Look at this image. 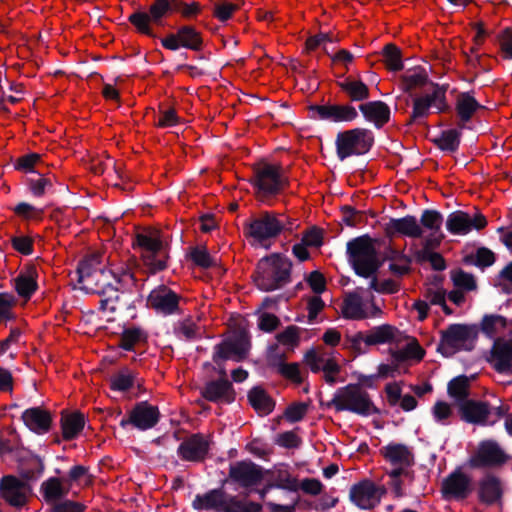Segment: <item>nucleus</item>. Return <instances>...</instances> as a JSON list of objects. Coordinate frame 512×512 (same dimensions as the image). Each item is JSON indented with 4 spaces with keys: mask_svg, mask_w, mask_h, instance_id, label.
<instances>
[{
    "mask_svg": "<svg viewBox=\"0 0 512 512\" xmlns=\"http://www.w3.org/2000/svg\"><path fill=\"white\" fill-rule=\"evenodd\" d=\"M14 211L17 215H19L25 219H32L41 214L40 209H37L36 207H34L28 203H25V202L19 203L14 208Z\"/></svg>",
    "mask_w": 512,
    "mask_h": 512,
    "instance_id": "61",
    "label": "nucleus"
},
{
    "mask_svg": "<svg viewBox=\"0 0 512 512\" xmlns=\"http://www.w3.org/2000/svg\"><path fill=\"white\" fill-rule=\"evenodd\" d=\"M279 372L286 378H288L296 383H300L302 381L299 366L295 363L281 364L279 366Z\"/></svg>",
    "mask_w": 512,
    "mask_h": 512,
    "instance_id": "60",
    "label": "nucleus"
},
{
    "mask_svg": "<svg viewBox=\"0 0 512 512\" xmlns=\"http://www.w3.org/2000/svg\"><path fill=\"white\" fill-rule=\"evenodd\" d=\"M133 384V375L127 371H120L111 378V388L116 391H126Z\"/></svg>",
    "mask_w": 512,
    "mask_h": 512,
    "instance_id": "53",
    "label": "nucleus"
},
{
    "mask_svg": "<svg viewBox=\"0 0 512 512\" xmlns=\"http://www.w3.org/2000/svg\"><path fill=\"white\" fill-rule=\"evenodd\" d=\"M433 248L434 247H427L424 244L423 249L417 254L418 258L422 261H429L435 270L445 269L444 259L440 254L431 251Z\"/></svg>",
    "mask_w": 512,
    "mask_h": 512,
    "instance_id": "52",
    "label": "nucleus"
},
{
    "mask_svg": "<svg viewBox=\"0 0 512 512\" xmlns=\"http://www.w3.org/2000/svg\"><path fill=\"white\" fill-rule=\"evenodd\" d=\"M236 9L237 6L230 2H217L214 4V15L220 21H226Z\"/></svg>",
    "mask_w": 512,
    "mask_h": 512,
    "instance_id": "57",
    "label": "nucleus"
},
{
    "mask_svg": "<svg viewBox=\"0 0 512 512\" xmlns=\"http://www.w3.org/2000/svg\"><path fill=\"white\" fill-rule=\"evenodd\" d=\"M445 108V94L439 88L430 94L418 97L414 100L413 117L421 118L430 113H438Z\"/></svg>",
    "mask_w": 512,
    "mask_h": 512,
    "instance_id": "21",
    "label": "nucleus"
},
{
    "mask_svg": "<svg viewBox=\"0 0 512 512\" xmlns=\"http://www.w3.org/2000/svg\"><path fill=\"white\" fill-rule=\"evenodd\" d=\"M492 362L499 372H512V341L498 338L492 348Z\"/></svg>",
    "mask_w": 512,
    "mask_h": 512,
    "instance_id": "28",
    "label": "nucleus"
},
{
    "mask_svg": "<svg viewBox=\"0 0 512 512\" xmlns=\"http://www.w3.org/2000/svg\"><path fill=\"white\" fill-rule=\"evenodd\" d=\"M470 490V479L459 471L447 477L442 486V491L448 498H464Z\"/></svg>",
    "mask_w": 512,
    "mask_h": 512,
    "instance_id": "27",
    "label": "nucleus"
},
{
    "mask_svg": "<svg viewBox=\"0 0 512 512\" xmlns=\"http://www.w3.org/2000/svg\"><path fill=\"white\" fill-rule=\"evenodd\" d=\"M261 476V471L253 463H237L230 469V477L244 487L257 484Z\"/></svg>",
    "mask_w": 512,
    "mask_h": 512,
    "instance_id": "30",
    "label": "nucleus"
},
{
    "mask_svg": "<svg viewBox=\"0 0 512 512\" xmlns=\"http://www.w3.org/2000/svg\"><path fill=\"white\" fill-rule=\"evenodd\" d=\"M317 113L321 119L332 122H350L358 116L356 109L350 105L319 106Z\"/></svg>",
    "mask_w": 512,
    "mask_h": 512,
    "instance_id": "31",
    "label": "nucleus"
},
{
    "mask_svg": "<svg viewBox=\"0 0 512 512\" xmlns=\"http://www.w3.org/2000/svg\"><path fill=\"white\" fill-rule=\"evenodd\" d=\"M340 86L353 101H361L369 96L368 87L362 81L349 78L341 82Z\"/></svg>",
    "mask_w": 512,
    "mask_h": 512,
    "instance_id": "42",
    "label": "nucleus"
},
{
    "mask_svg": "<svg viewBox=\"0 0 512 512\" xmlns=\"http://www.w3.org/2000/svg\"><path fill=\"white\" fill-rule=\"evenodd\" d=\"M208 447L209 443L204 437L193 435L181 443L178 453L184 460L199 461L206 455Z\"/></svg>",
    "mask_w": 512,
    "mask_h": 512,
    "instance_id": "26",
    "label": "nucleus"
},
{
    "mask_svg": "<svg viewBox=\"0 0 512 512\" xmlns=\"http://www.w3.org/2000/svg\"><path fill=\"white\" fill-rule=\"evenodd\" d=\"M388 235H403L411 238H420L423 230L417 219L413 216H406L398 219H391L385 227Z\"/></svg>",
    "mask_w": 512,
    "mask_h": 512,
    "instance_id": "25",
    "label": "nucleus"
},
{
    "mask_svg": "<svg viewBox=\"0 0 512 512\" xmlns=\"http://www.w3.org/2000/svg\"><path fill=\"white\" fill-rule=\"evenodd\" d=\"M487 224L485 217L481 214L474 216L462 211L451 213L446 220L447 230L454 235H466L473 229L480 230Z\"/></svg>",
    "mask_w": 512,
    "mask_h": 512,
    "instance_id": "14",
    "label": "nucleus"
},
{
    "mask_svg": "<svg viewBox=\"0 0 512 512\" xmlns=\"http://www.w3.org/2000/svg\"><path fill=\"white\" fill-rule=\"evenodd\" d=\"M432 414L435 421L445 423L452 415V409L448 403L439 401L434 405Z\"/></svg>",
    "mask_w": 512,
    "mask_h": 512,
    "instance_id": "58",
    "label": "nucleus"
},
{
    "mask_svg": "<svg viewBox=\"0 0 512 512\" xmlns=\"http://www.w3.org/2000/svg\"><path fill=\"white\" fill-rule=\"evenodd\" d=\"M142 249V257L153 271L162 270L166 265V241L159 230L151 229L137 236Z\"/></svg>",
    "mask_w": 512,
    "mask_h": 512,
    "instance_id": "7",
    "label": "nucleus"
},
{
    "mask_svg": "<svg viewBox=\"0 0 512 512\" xmlns=\"http://www.w3.org/2000/svg\"><path fill=\"white\" fill-rule=\"evenodd\" d=\"M468 378L459 376L450 381L448 385V392L451 397L457 401H462L467 395Z\"/></svg>",
    "mask_w": 512,
    "mask_h": 512,
    "instance_id": "50",
    "label": "nucleus"
},
{
    "mask_svg": "<svg viewBox=\"0 0 512 512\" xmlns=\"http://www.w3.org/2000/svg\"><path fill=\"white\" fill-rule=\"evenodd\" d=\"M147 338L146 333L136 327L125 329L121 337V347L125 350H131L133 347Z\"/></svg>",
    "mask_w": 512,
    "mask_h": 512,
    "instance_id": "46",
    "label": "nucleus"
},
{
    "mask_svg": "<svg viewBox=\"0 0 512 512\" xmlns=\"http://www.w3.org/2000/svg\"><path fill=\"white\" fill-rule=\"evenodd\" d=\"M420 226L423 230L421 238L427 247H437L444 234L442 232L443 217L435 210H425L420 218Z\"/></svg>",
    "mask_w": 512,
    "mask_h": 512,
    "instance_id": "15",
    "label": "nucleus"
},
{
    "mask_svg": "<svg viewBox=\"0 0 512 512\" xmlns=\"http://www.w3.org/2000/svg\"><path fill=\"white\" fill-rule=\"evenodd\" d=\"M451 279L454 286L462 291H472L476 288L474 277L462 270H456L451 273Z\"/></svg>",
    "mask_w": 512,
    "mask_h": 512,
    "instance_id": "49",
    "label": "nucleus"
},
{
    "mask_svg": "<svg viewBox=\"0 0 512 512\" xmlns=\"http://www.w3.org/2000/svg\"><path fill=\"white\" fill-rule=\"evenodd\" d=\"M365 119L376 127L383 126L390 118V108L382 101H371L360 105Z\"/></svg>",
    "mask_w": 512,
    "mask_h": 512,
    "instance_id": "32",
    "label": "nucleus"
},
{
    "mask_svg": "<svg viewBox=\"0 0 512 512\" xmlns=\"http://www.w3.org/2000/svg\"><path fill=\"white\" fill-rule=\"evenodd\" d=\"M382 454L386 461L393 467L389 472L391 485L397 497L403 495L400 477L411 478L408 468L412 466L414 457L411 450L398 443H391L382 449Z\"/></svg>",
    "mask_w": 512,
    "mask_h": 512,
    "instance_id": "5",
    "label": "nucleus"
},
{
    "mask_svg": "<svg viewBox=\"0 0 512 512\" xmlns=\"http://www.w3.org/2000/svg\"><path fill=\"white\" fill-rule=\"evenodd\" d=\"M249 347L247 335L243 332L238 333L215 347L213 360L218 365L228 359L240 361L246 357Z\"/></svg>",
    "mask_w": 512,
    "mask_h": 512,
    "instance_id": "12",
    "label": "nucleus"
},
{
    "mask_svg": "<svg viewBox=\"0 0 512 512\" xmlns=\"http://www.w3.org/2000/svg\"><path fill=\"white\" fill-rule=\"evenodd\" d=\"M426 80L427 75L425 70L419 67L409 70L403 75V82L406 90L420 87L425 84Z\"/></svg>",
    "mask_w": 512,
    "mask_h": 512,
    "instance_id": "47",
    "label": "nucleus"
},
{
    "mask_svg": "<svg viewBox=\"0 0 512 512\" xmlns=\"http://www.w3.org/2000/svg\"><path fill=\"white\" fill-rule=\"evenodd\" d=\"M506 456L500 447L492 441L482 442L476 455L471 459V465L475 467L501 464Z\"/></svg>",
    "mask_w": 512,
    "mask_h": 512,
    "instance_id": "24",
    "label": "nucleus"
},
{
    "mask_svg": "<svg viewBox=\"0 0 512 512\" xmlns=\"http://www.w3.org/2000/svg\"><path fill=\"white\" fill-rule=\"evenodd\" d=\"M35 274V270L30 269L17 277L15 280V288L20 296L28 298L35 291Z\"/></svg>",
    "mask_w": 512,
    "mask_h": 512,
    "instance_id": "44",
    "label": "nucleus"
},
{
    "mask_svg": "<svg viewBox=\"0 0 512 512\" xmlns=\"http://www.w3.org/2000/svg\"><path fill=\"white\" fill-rule=\"evenodd\" d=\"M333 42L332 37L328 34L320 33L310 37L306 42V50L313 51L317 48H322L325 53L329 54V44Z\"/></svg>",
    "mask_w": 512,
    "mask_h": 512,
    "instance_id": "55",
    "label": "nucleus"
},
{
    "mask_svg": "<svg viewBox=\"0 0 512 512\" xmlns=\"http://www.w3.org/2000/svg\"><path fill=\"white\" fill-rule=\"evenodd\" d=\"M248 399L252 407L259 413L266 415L273 410L274 404L266 392L259 388H253L249 394Z\"/></svg>",
    "mask_w": 512,
    "mask_h": 512,
    "instance_id": "39",
    "label": "nucleus"
},
{
    "mask_svg": "<svg viewBox=\"0 0 512 512\" xmlns=\"http://www.w3.org/2000/svg\"><path fill=\"white\" fill-rule=\"evenodd\" d=\"M158 418V409L146 402H142L131 411L129 419L122 420L121 424L124 426L126 423H131L140 430H147L157 423Z\"/></svg>",
    "mask_w": 512,
    "mask_h": 512,
    "instance_id": "23",
    "label": "nucleus"
},
{
    "mask_svg": "<svg viewBox=\"0 0 512 512\" xmlns=\"http://www.w3.org/2000/svg\"><path fill=\"white\" fill-rule=\"evenodd\" d=\"M305 362L311 371H322L327 383L335 384L338 382L337 375L340 367L333 353L323 349H312L305 354Z\"/></svg>",
    "mask_w": 512,
    "mask_h": 512,
    "instance_id": "11",
    "label": "nucleus"
},
{
    "mask_svg": "<svg viewBox=\"0 0 512 512\" xmlns=\"http://www.w3.org/2000/svg\"><path fill=\"white\" fill-rule=\"evenodd\" d=\"M332 405L337 411H349L362 416L376 412L369 395L358 385L339 388L334 394Z\"/></svg>",
    "mask_w": 512,
    "mask_h": 512,
    "instance_id": "4",
    "label": "nucleus"
},
{
    "mask_svg": "<svg viewBox=\"0 0 512 512\" xmlns=\"http://www.w3.org/2000/svg\"><path fill=\"white\" fill-rule=\"evenodd\" d=\"M476 338L475 329L466 325L454 324L442 332L438 350L444 356H451L460 350L472 349Z\"/></svg>",
    "mask_w": 512,
    "mask_h": 512,
    "instance_id": "9",
    "label": "nucleus"
},
{
    "mask_svg": "<svg viewBox=\"0 0 512 512\" xmlns=\"http://www.w3.org/2000/svg\"><path fill=\"white\" fill-rule=\"evenodd\" d=\"M201 327L194 322L187 320L184 321L179 328V335L185 339H193L200 334Z\"/></svg>",
    "mask_w": 512,
    "mask_h": 512,
    "instance_id": "63",
    "label": "nucleus"
},
{
    "mask_svg": "<svg viewBox=\"0 0 512 512\" xmlns=\"http://www.w3.org/2000/svg\"><path fill=\"white\" fill-rule=\"evenodd\" d=\"M397 330L390 325H381L367 333L366 342L370 345L384 344L395 339Z\"/></svg>",
    "mask_w": 512,
    "mask_h": 512,
    "instance_id": "40",
    "label": "nucleus"
},
{
    "mask_svg": "<svg viewBox=\"0 0 512 512\" xmlns=\"http://www.w3.org/2000/svg\"><path fill=\"white\" fill-rule=\"evenodd\" d=\"M423 355L424 350L413 339L408 340L407 343L403 347L399 348V350L396 352V358L401 360H420Z\"/></svg>",
    "mask_w": 512,
    "mask_h": 512,
    "instance_id": "48",
    "label": "nucleus"
},
{
    "mask_svg": "<svg viewBox=\"0 0 512 512\" xmlns=\"http://www.w3.org/2000/svg\"><path fill=\"white\" fill-rule=\"evenodd\" d=\"M62 433L66 440L73 439L82 431L85 419L80 413L64 414L61 419Z\"/></svg>",
    "mask_w": 512,
    "mask_h": 512,
    "instance_id": "36",
    "label": "nucleus"
},
{
    "mask_svg": "<svg viewBox=\"0 0 512 512\" xmlns=\"http://www.w3.org/2000/svg\"><path fill=\"white\" fill-rule=\"evenodd\" d=\"M384 61L386 66L393 71L401 70L403 65L401 61L400 50L393 46L387 45L383 50Z\"/></svg>",
    "mask_w": 512,
    "mask_h": 512,
    "instance_id": "51",
    "label": "nucleus"
},
{
    "mask_svg": "<svg viewBox=\"0 0 512 512\" xmlns=\"http://www.w3.org/2000/svg\"><path fill=\"white\" fill-rule=\"evenodd\" d=\"M162 45L172 51L179 48L198 50L201 46V37L192 27L185 26L180 28L175 34H170L162 39Z\"/></svg>",
    "mask_w": 512,
    "mask_h": 512,
    "instance_id": "18",
    "label": "nucleus"
},
{
    "mask_svg": "<svg viewBox=\"0 0 512 512\" xmlns=\"http://www.w3.org/2000/svg\"><path fill=\"white\" fill-rule=\"evenodd\" d=\"M284 184L285 178L278 167L263 164L256 169L254 185L259 198L263 199L277 194L283 188Z\"/></svg>",
    "mask_w": 512,
    "mask_h": 512,
    "instance_id": "10",
    "label": "nucleus"
},
{
    "mask_svg": "<svg viewBox=\"0 0 512 512\" xmlns=\"http://www.w3.org/2000/svg\"><path fill=\"white\" fill-rule=\"evenodd\" d=\"M460 134L461 132L458 129H448L443 131L434 141L441 150L454 152L459 146Z\"/></svg>",
    "mask_w": 512,
    "mask_h": 512,
    "instance_id": "43",
    "label": "nucleus"
},
{
    "mask_svg": "<svg viewBox=\"0 0 512 512\" xmlns=\"http://www.w3.org/2000/svg\"><path fill=\"white\" fill-rule=\"evenodd\" d=\"M347 254L349 262L358 275L369 277L378 267L376 243L367 236L349 241Z\"/></svg>",
    "mask_w": 512,
    "mask_h": 512,
    "instance_id": "3",
    "label": "nucleus"
},
{
    "mask_svg": "<svg viewBox=\"0 0 512 512\" xmlns=\"http://www.w3.org/2000/svg\"><path fill=\"white\" fill-rule=\"evenodd\" d=\"M341 309L343 317L350 320L378 318L382 315V309L373 295L363 289L347 294Z\"/></svg>",
    "mask_w": 512,
    "mask_h": 512,
    "instance_id": "6",
    "label": "nucleus"
},
{
    "mask_svg": "<svg viewBox=\"0 0 512 512\" xmlns=\"http://www.w3.org/2000/svg\"><path fill=\"white\" fill-rule=\"evenodd\" d=\"M41 161V155L31 153L20 158L16 164V168L26 172H31L32 168Z\"/></svg>",
    "mask_w": 512,
    "mask_h": 512,
    "instance_id": "59",
    "label": "nucleus"
},
{
    "mask_svg": "<svg viewBox=\"0 0 512 512\" xmlns=\"http://www.w3.org/2000/svg\"><path fill=\"white\" fill-rule=\"evenodd\" d=\"M498 285L505 293H512V262L501 272Z\"/></svg>",
    "mask_w": 512,
    "mask_h": 512,
    "instance_id": "62",
    "label": "nucleus"
},
{
    "mask_svg": "<svg viewBox=\"0 0 512 512\" xmlns=\"http://www.w3.org/2000/svg\"><path fill=\"white\" fill-rule=\"evenodd\" d=\"M482 330L489 337H500L506 332H512V323L500 315H489L482 321Z\"/></svg>",
    "mask_w": 512,
    "mask_h": 512,
    "instance_id": "34",
    "label": "nucleus"
},
{
    "mask_svg": "<svg viewBox=\"0 0 512 512\" xmlns=\"http://www.w3.org/2000/svg\"><path fill=\"white\" fill-rule=\"evenodd\" d=\"M203 395L206 399L215 402H231V385L228 381L221 380L209 383Z\"/></svg>",
    "mask_w": 512,
    "mask_h": 512,
    "instance_id": "35",
    "label": "nucleus"
},
{
    "mask_svg": "<svg viewBox=\"0 0 512 512\" xmlns=\"http://www.w3.org/2000/svg\"><path fill=\"white\" fill-rule=\"evenodd\" d=\"M372 143V133L366 129L355 128L339 133L336 138L337 155L340 160H344L352 155L364 154Z\"/></svg>",
    "mask_w": 512,
    "mask_h": 512,
    "instance_id": "8",
    "label": "nucleus"
},
{
    "mask_svg": "<svg viewBox=\"0 0 512 512\" xmlns=\"http://www.w3.org/2000/svg\"><path fill=\"white\" fill-rule=\"evenodd\" d=\"M502 495L500 481L494 476H486L480 483V497L487 503L497 501Z\"/></svg>",
    "mask_w": 512,
    "mask_h": 512,
    "instance_id": "38",
    "label": "nucleus"
},
{
    "mask_svg": "<svg viewBox=\"0 0 512 512\" xmlns=\"http://www.w3.org/2000/svg\"><path fill=\"white\" fill-rule=\"evenodd\" d=\"M98 254L83 260L77 269L80 289L101 296L100 308L105 313L118 309L119 290L133 283V275L128 270L104 269Z\"/></svg>",
    "mask_w": 512,
    "mask_h": 512,
    "instance_id": "1",
    "label": "nucleus"
},
{
    "mask_svg": "<svg viewBox=\"0 0 512 512\" xmlns=\"http://www.w3.org/2000/svg\"><path fill=\"white\" fill-rule=\"evenodd\" d=\"M480 107L479 103L469 93L460 94L457 98L456 109L462 121H468Z\"/></svg>",
    "mask_w": 512,
    "mask_h": 512,
    "instance_id": "41",
    "label": "nucleus"
},
{
    "mask_svg": "<svg viewBox=\"0 0 512 512\" xmlns=\"http://www.w3.org/2000/svg\"><path fill=\"white\" fill-rule=\"evenodd\" d=\"M462 417L471 423L492 425L502 417L500 408L489 407L482 402L465 401L461 404Z\"/></svg>",
    "mask_w": 512,
    "mask_h": 512,
    "instance_id": "13",
    "label": "nucleus"
},
{
    "mask_svg": "<svg viewBox=\"0 0 512 512\" xmlns=\"http://www.w3.org/2000/svg\"><path fill=\"white\" fill-rule=\"evenodd\" d=\"M169 8L170 4L167 0H156V2L151 5L149 13L136 12L130 15L129 20L140 32L150 35L151 31L149 28V23L159 22L160 19L167 13Z\"/></svg>",
    "mask_w": 512,
    "mask_h": 512,
    "instance_id": "19",
    "label": "nucleus"
},
{
    "mask_svg": "<svg viewBox=\"0 0 512 512\" xmlns=\"http://www.w3.org/2000/svg\"><path fill=\"white\" fill-rule=\"evenodd\" d=\"M70 485L65 479L51 477L45 480L41 485V492L44 500L54 506L60 500L67 496Z\"/></svg>",
    "mask_w": 512,
    "mask_h": 512,
    "instance_id": "29",
    "label": "nucleus"
},
{
    "mask_svg": "<svg viewBox=\"0 0 512 512\" xmlns=\"http://www.w3.org/2000/svg\"><path fill=\"white\" fill-rule=\"evenodd\" d=\"M500 46L505 58L512 59V29H506L500 36Z\"/></svg>",
    "mask_w": 512,
    "mask_h": 512,
    "instance_id": "64",
    "label": "nucleus"
},
{
    "mask_svg": "<svg viewBox=\"0 0 512 512\" xmlns=\"http://www.w3.org/2000/svg\"><path fill=\"white\" fill-rule=\"evenodd\" d=\"M382 492L370 481L354 485L350 490L351 501L361 509H371L381 499Z\"/></svg>",
    "mask_w": 512,
    "mask_h": 512,
    "instance_id": "20",
    "label": "nucleus"
},
{
    "mask_svg": "<svg viewBox=\"0 0 512 512\" xmlns=\"http://www.w3.org/2000/svg\"><path fill=\"white\" fill-rule=\"evenodd\" d=\"M69 483L70 487L73 483L79 485H87L90 482V476L86 467L77 465L71 468L68 474V478L65 479Z\"/></svg>",
    "mask_w": 512,
    "mask_h": 512,
    "instance_id": "54",
    "label": "nucleus"
},
{
    "mask_svg": "<svg viewBox=\"0 0 512 512\" xmlns=\"http://www.w3.org/2000/svg\"><path fill=\"white\" fill-rule=\"evenodd\" d=\"M290 266L286 257L277 254L261 259L255 276L257 287L263 291L278 289L287 282Z\"/></svg>",
    "mask_w": 512,
    "mask_h": 512,
    "instance_id": "2",
    "label": "nucleus"
},
{
    "mask_svg": "<svg viewBox=\"0 0 512 512\" xmlns=\"http://www.w3.org/2000/svg\"><path fill=\"white\" fill-rule=\"evenodd\" d=\"M22 419L25 425L36 433L47 432L51 424L50 414L38 407L25 410Z\"/></svg>",
    "mask_w": 512,
    "mask_h": 512,
    "instance_id": "33",
    "label": "nucleus"
},
{
    "mask_svg": "<svg viewBox=\"0 0 512 512\" xmlns=\"http://www.w3.org/2000/svg\"><path fill=\"white\" fill-rule=\"evenodd\" d=\"M191 258L195 264L203 268H208L210 266L216 265L217 263V259L211 257L207 250L202 247L193 249L191 252Z\"/></svg>",
    "mask_w": 512,
    "mask_h": 512,
    "instance_id": "56",
    "label": "nucleus"
},
{
    "mask_svg": "<svg viewBox=\"0 0 512 512\" xmlns=\"http://www.w3.org/2000/svg\"><path fill=\"white\" fill-rule=\"evenodd\" d=\"M30 486L26 481L15 477H5L1 483V493L3 498L13 506H22L30 496Z\"/></svg>",
    "mask_w": 512,
    "mask_h": 512,
    "instance_id": "17",
    "label": "nucleus"
},
{
    "mask_svg": "<svg viewBox=\"0 0 512 512\" xmlns=\"http://www.w3.org/2000/svg\"><path fill=\"white\" fill-rule=\"evenodd\" d=\"M283 228V223L272 214H263L249 225V235L253 240L262 244L265 240L277 236Z\"/></svg>",
    "mask_w": 512,
    "mask_h": 512,
    "instance_id": "16",
    "label": "nucleus"
},
{
    "mask_svg": "<svg viewBox=\"0 0 512 512\" xmlns=\"http://www.w3.org/2000/svg\"><path fill=\"white\" fill-rule=\"evenodd\" d=\"M179 297L172 290L159 286L151 291L148 297L149 305L162 314H172L178 307Z\"/></svg>",
    "mask_w": 512,
    "mask_h": 512,
    "instance_id": "22",
    "label": "nucleus"
},
{
    "mask_svg": "<svg viewBox=\"0 0 512 512\" xmlns=\"http://www.w3.org/2000/svg\"><path fill=\"white\" fill-rule=\"evenodd\" d=\"M261 506L254 502H241L234 498H228L224 495V503L222 505V512H259Z\"/></svg>",
    "mask_w": 512,
    "mask_h": 512,
    "instance_id": "45",
    "label": "nucleus"
},
{
    "mask_svg": "<svg viewBox=\"0 0 512 512\" xmlns=\"http://www.w3.org/2000/svg\"><path fill=\"white\" fill-rule=\"evenodd\" d=\"M224 495L221 490H212L204 495H197L193 500V507L197 510L218 509L221 511Z\"/></svg>",
    "mask_w": 512,
    "mask_h": 512,
    "instance_id": "37",
    "label": "nucleus"
}]
</instances>
